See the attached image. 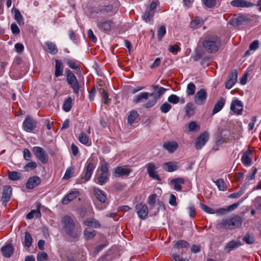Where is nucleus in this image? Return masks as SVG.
<instances>
[{"instance_id": "7c9ffc66", "label": "nucleus", "mask_w": 261, "mask_h": 261, "mask_svg": "<svg viewBox=\"0 0 261 261\" xmlns=\"http://www.w3.org/2000/svg\"><path fill=\"white\" fill-rule=\"evenodd\" d=\"M171 183L174 186L175 190L180 191L182 188L181 185L184 184L185 180L182 178L178 177L172 179Z\"/></svg>"}, {"instance_id": "c9c22d12", "label": "nucleus", "mask_w": 261, "mask_h": 261, "mask_svg": "<svg viewBox=\"0 0 261 261\" xmlns=\"http://www.w3.org/2000/svg\"><path fill=\"white\" fill-rule=\"evenodd\" d=\"M154 13L155 11H151L147 9L142 16L143 20H144L146 22L152 21L153 20Z\"/></svg>"}, {"instance_id": "4d7b16f0", "label": "nucleus", "mask_w": 261, "mask_h": 261, "mask_svg": "<svg viewBox=\"0 0 261 261\" xmlns=\"http://www.w3.org/2000/svg\"><path fill=\"white\" fill-rule=\"evenodd\" d=\"M171 106L168 102H166L160 107V110L163 113H167L171 109Z\"/></svg>"}, {"instance_id": "ea45409f", "label": "nucleus", "mask_w": 261, "mask_h": 261, "mask_svg": "<svg viewBox=\"0 0 261 261\" xmlns=\"http://www.w3.org/2000/svg\"><path fill=\"white\" fill-rule=\"evenodd\" d=\"M72 99L71 97H68L64 102L63 105V110L66 112H69L72 107Z\"/></svg>"}, {"instance_id": "473e14b6", "label": "nucleus", "mask_w": 261, "mask_h": 261, "mask_svg": "<svg viewBox=\"0 0 261 261\" xmlns=\"http://www.w3.org/2000/svg\"><path fill=\"white\" fill-rule=\"evenodd\" d=\"M55 63V76L58 77L63 75V65L62 62L58 60H56Z\"/></svg>"}, {"instance_id": "09e8293b", "label": "nucleus", "mask_w": 261, "mask_h": 261, "mask_svg": "<svg viewBox=\"0 0 261 261\" xmlns=\"http://www.w3.org/2000/svg\"><path fill=\"white\" fill-rule=\"evenodd\" d=\"M32 238L31 234L28 232H25L24 241V246L28 248H30L32 245Z\"/></svg>"}, {"instance_id": "39448f33", "label": "nucleus", "mask_w": 261, "mask_h": 261, "mask_svg": "<svg viewBox=\"0 0 261 261\" xmlns=\"http://www.w3.org/2000/svg\"><path fill=\"white\" fill-rule=\"evenodd\" d=\"M65 73L67 83L71 86L73 92L75 94H79L80 86L76 77L69 69H66Z\"/></svg>"}, {"instance_id": "4468645a", "label": "nucleus", "mask_w": 261, "mask_h": 261, "mask_svg": "<svg viewBox=\"0 0 261 261\" xmlns=\"http://www.w3.org/2000/svg\"><path fill=\"white\" fill-rule=\"evenodd\" d=\"M230 4L232 7L242 8H251L255 6V4L246 0H232Z\"/></svg>"}, {"instance_id": "dca6fc26", "label": "nucleus", "mask_w": 261, "mask_h": 261, "mask_svg": "<svg viewBox=\"0 0 261 261\" xmlns=\"http://www.w3.org/2000/svg\"><path fill=\"white\" fill-rule=\"evenodd\" d=\"M238 73L236 69L232 70L229 74L225 85L227 89H231L238 80Z\"/></svg>"}, {"instance_id": "a19ab883", "label": "nucleus", "mask_w": 261, "mask_h": 261, "mask_svg": "<svg viewBox=\"0 0 261 261\" xmlns=\"http://www.w3.org/2000/svg\"><path fill=\"white\" fill-rule=\"evenodd\" d=\"M79 141L86 145L89 146L91 143L89 142V138L85 133L82 132L80 134L79 136Z\"/></svg>"}, {"instance_id": "4c0bfd02", "label": "nucleus", "mask_w": 261, "mask_h": 261, "mask_svg": "<svg viewBox=\"0 0 261 261\" xmlns=\"http://www.w3.org/2000/svg\"><path fill=\"white\" fill-rule=\"evenodd\" d=\"M96 234L95 231L91 228H86L84 231V236L86 240H90L93 238Z\"/></svg>"}, {"instance_id": "8fccbe9b", "label": "nucleus", "mask_w": 261, "mask_h": 261, "mask_svg": "<svg viewBox=\"0 0 261 261\" xmlns=\"http://www.w3.org/2000/svg\"><path fill=\"white\" fill-rule=\"evenodd\" d=\"M14 19L19 25L23 24V18L19 11L16 9L14 10Z\"/></svg>"}, {"instance_id": "1a4fd4ad", "label": "nucleus", "mask_w": 261, "mask_h": 261, "mask_svg": "<svg viewBox=\"0 0 261 261\" xmlns=\"http://www.w3.org/2000/svg\"><path fill=\"white\" fill-rule=\"evenodd\" d=\"M132 171V169L126 166H117L113 169V175L115 177L127 176Z\"/></svg>"}, {"instance_id": "f8f14e48", "label": "nucleus", "mask_w": 261, "mask_h": 261, "mask_svg": "<svg viewBox=\"0 0 261 261\" xmlns=\"http://www.w3.org/2000/svg\"><path fill=\"white\" fill-rule=\"evenodd\" d=\"M114 23L111 20H107L104 21H98L97 26L98 28L102 32L108 33L113 27Z\"/></svg>"}, {"instance_id": "49530a36", "label": "nucleus", "mask_w": 261, "mask_h": 261, "mask_svg": "<svg viewBox=\"0 0 261 261\" xmlns=\"http://www.w3.org/2000/svg\"><path fill=\"white\" fill-rule=\"evenodd\" d=\"M41 214L39 210H32L27 215L26 218L27 219H32L34 217V216L39 218L41 217Z\"/></svg>"}, {"instance_id": "aec40b11", "label": "nucleus", "mask_w": 261, "mask_h": 261, "mask_svg": "<svg viewBox=\"0 0 261 261\" xmlns=\"http://www.w3.org/2000/svg\"><path fill=\"white\" fill-rule=\"evenodd\" d=\"M252 154V151L250 149L247 150L243 153L241 158V161L244 166H248L251 165Z\"/></svg>"}, {"instance_id": "a211bd4d", "label": "nucleus", "mask_w": 261, "mask_h": 261, "mask_svg": "<svg viewBox=\"0 0 261 261\" xmlns=\"http://www.w3.org/2000/svg\"><path fill=\"white\" fill-rule=\"evenodd\" d=\"M79 191L77 190H74L69 192L62 200V203L64 205H66L76 198L79 195Z\"/></svg>"}, {"instance_id": "052dcab7", "label": "nucleus", "mask_w": 261, "mask_h": 261, "mask_svg": "<svg viewBox=\"0 0 261 261\" xmlns=\"http://www.w3.org/2000/svg\"><path fill=\"white\" fill-rule=\"evenodd\" d=\"M166 33V28L164 25L161 26L158 30V36L159 40H161Z\"/></svg>"}, {"instance_id": "7ed1b4c3", "label": "nucleus", "mask_w": 261, "mask_h": 261, "mask_svg": "<svg viewBox=\"0 0 261 261\" xmlns=\"http://www.w3.org/2000/svg\"><path fill=\"white\" fill-rule=\"evenodd\" d=\"M154 92L150 93V96L152 97V98L144 104L143 107L145 108L148 109L154 106L158 100L160 98L161 96L165 92L166 89L158 85L153 86Z\"/></svg>"}, {"instance_id": "2f4dec72", "label": "nucleus", "mask_w": 261, "mask_h": 261, "mask_svg": "<svg viewBox=\"0 0 261 261\" xmlns=\"http://www.w3.org/2000/svg\"><path fill=\"white\" fill-rule=\"evenodd\" d=\"M150 96V93L147 92H144L140 93L138 95L135 96L133 99V102L134 103H138L140 102H142L143 100L148 99L149 96Z\"/></svg>"}, {"instance_id": "cd10ccee", "label": "nucleus", "mask_w": 261, "mask_h": 261, "mask_svg": "<svg viewBox=\"0 0 261 261\" xmlns=\"http://www.w3.org/2000/svg\"><path fill=\"white\" fill-rule=\"evenodd\" d=\"M178 144L175 141H168L164 143L163 147L169 153L174 152L178 147Z\"/></svg>"}, {"instance_id": "58836bf2", "label": "nucleus", "mask_w": 261, "mask_h": 261, "mask_svg": "<svg viewBox=\"0 0 261 261\" xmlns=\"http://www.w3.org/2000/svg\"><path fill=\"white\" fill-rule=\"evenodd\" d=\"M108 175L100 173L97 177L95 182L100 185H103L108 181Z\"/></svg>"}, {"instance_id": "680f3d73", "label": "nucleus", "mask_w": 261, "mask_h": 261, "mask_svg": "<svg viewBox=\"0 0 261 261\" xmlns=\"http://www.w3.org/2000/svg\"><path fill=\"white\" fill-rule=\"evenodd\" d=\"M37 261H45L48 259V255L44 252H40L37 254Z\"/></svg>"}, {"instance_id": "a878e982", "label": "nucleus", "mask_w": 261, "mask_h": 261, "mask_svg": "<svg viewBox=\"0 0 261 261\" xmlns=\"http://www.w3.org/2000/svg\"><path fill=\"white\" fill-rule=\"evenodd\" d=\"M44 45L46 50L49 54L53 55L57 54L58 51V48L54 42L46 41L44 42Z\"/></svg>"}, {"instance_id": "0eeeda50", "label": "nucleus", "mask_w": 261, "mask_h": 261, "mask_svg": "<svg viewBox=\"0 0 261 261\" xmlns=\"http://www.w3.org/2000/svg\"><path fill=\"white\" fill-rule=\"evenodd\" d=\"M135 210L138 217L142 220H145L148 217L149 210L146 204L142 202L135 205Z\"/></svg>"}, {"instance_id": "5fc2aeb1", "label": "nucleus", "mask_w": 261, "mask_h": 261, "mask_svg": "<svg viewBox=\"0 0 261 261\" xmlns=\"http://www.w3.org/2000/svg\"><path fill=\"white\" fill-rule=\"evenodd\" d=\"M245 191V189L244 188H241L239 192L230 194L228 197L230 198H238L244 194Z\"/></svg>"}, {"instance_id": "79ce46f5", "label": "nucleus", "mask_w": 261, "mask_h": 261, "mask_svg": "<svg viewBox=\"0 0 261 261\" xmlns=\"http://www.w3.org/2000/svg\"><path fill=\"white\" fill-rule=\"evenodd\" d=\"M99 93L101 96V100L103 103L105 105H107L109 102V101L110 100L109 98V94L108 93L105 91V90L103 88H100L99 90Z\"/></svg>"}, {"instance_id": "37998d69", "label": "nucleus", "mask_w": 261, "mask_h": 261, "mask_svg": "<svg viewBox=\"0 0 261 261\" xmlns=\"http://www.w3.org/2000/svg\"><path fill=\"white\" fill-rule=\"evenodd\" d=\"M196 86L192 82L189 83L187 87L186 93L188 96H192L195 94Z\"/></svg>"}, {"instance_id": "6e6552de", "label": "nucleus", "mask_w": 261, "mask_h": 261, "mask_svg": "<svg viewBox=\"0 0 261 261\" xmlns=\"http://www.w3.org/2000/svg\"><path fill=\"white\" fill-rule=\"evenodd\" d=\"M33 151L42 163L46 164L47 163L48 156L43 148L39 146H35L33 148Z\"/></svg>"}, {"instance_id": "4be33fe9", "label": "nucleus", "mask_w": 261, "mask_h": 261, "mask_svg": "<svg viewBox=\"0 0 261 261\" xmlns=\"http://www.w3.org/2000/svg\"><path fill=\"white\" fill-rule=\"evenodd\" d=\"M12 189L10 186H5L3 188L2 200L3 203L8 202L12 196Z\"/></svg>"}, {"instance_id": "f3484780", "label": "nucleus", "mask_w": 261, "mask_h": 261, "mask_svg": "<svg viewBox=\"0 0 261 261\" xmlns=\"http://www.w3.org/2000/svg\"><path fill=\"white\" fill-rule=\"evenodd\" d=\"M113 11V6L111 5H100L97 7H94L92 11L95 13H102L107 14L109 13L112 12Z\"/></svg>"}, {"instance_id": "864d4df0", "label": "nucleus", "mask_w": 261, "mask_h": 261, "mask_svg": "<svg viewBox=\"0 0 261 261\" xmlns=\"http://www.w3.org/2000/svg\"><path fill=\"white\" fill-rule=\"evenodd\" d=\"M200 207L201 210H202L204 212L209 214H213L215 213V210L208 206L206 205L205 204L200 203Z\"/></svg>"}, {"instance_id": "bf43d9fd", "label": "nucleus", "mask_w": 261, "mask_h": 261, "mask_svg": "<svg viewBox=\"0 0 261 261\" xmlns=\"http://www.w3.org/2000/svg\"><path fill=\"white\" fill-rule=\"evenodd\" d=\"M188 129L190 132L197 131L200 129V126L197 125L196 122L192 121L188 125Z\"/></svg>"}, {"instance_id": "bb28decb", "label": "nucleus", "mask_w": 261, "mask_h": 261, "mask_svg": "<svg viewBox=\"0 0 261 261\" xmlns=\"http://www.w3.org/2000/svg\"><path fill=\"white\" fill-rule=\"evenodd\" d=\"M14 251V249L11 244H7L1 248L3 255L5 257H10Z\"/></svg>"}, {"instance_id": "72a5a7b5", "label": "nucleus", "mask_w": 261, "mask_h": 261, "mask_svg": "<svg viewBox=\"0 0 261 261\" xmlns=\"http://www.w3.org/2000/svg\"><path fill=\"white\" fill-rule=\"evenodd\" d=\"M84 224L88 226L97 228L100 227V225L98 221L94 218H90L84 221Z\"/></svg>"}, {"instance_id": "393cba45", "label": "nucleus", "mask_w": 261, "mask_h": 261, "mask_svg": "<svg viewBox=\"0 0 261 261\" xmlns=\"http://www.w3.org/2000/svg\"><path fill=\"white\" fill-rule=\"evenodd\" d=\"M93 193L97 200L101 203H105L107 200L106 193L97 188H93Z\"/></svg>"}, {"instance_id": "6e6d98bb", "label": "nucleus", "mask_w": 261, "mask_h": 261, "mask_svg": "<svg viewBox=\"0 0 261 261\" xmlns=\"http://www.w3.org/2000/svg\"><path fill=\"white\" fill-rule=\"evenodd\" d=\"M156 197V194H152L149 196L147 202L150 207H152L155 205Z\"/></svg>"}, {"instance_id": "b1692460", "label": "nucleus", "mask_w": 261, "mask_h": 261, "mask_svg": "<svg viewBox=\"0 0 261 261\" xmlns=\"http://www.w3.org/2000/svg\"><path fill=\"white\" fill-rule=\"evenodd\" d=\"M247 17L244 15H241L237 17L234 16L229 20V23L233 27H238L247 20Z\"/></svg>"}, {"instance_id": "603ef678", "label": "nucleus", "mask_w": 261, "mask_h": 261, "mask_svg": "<svg viewBox=\"0 0 261 261\" xmlns=\"http://www.w3.org/2000/svg\"><path fill=\"white\" fill-rule=\"evenodd\" d=\"M9 178L12 180H17L20 178L21 173L16 171H12L9 173Z\"/></svg>"}, {"instance_id": "f257e3e1", "label": "nucleus", "mask_w": 261, "mask_h": 261, "mask_svg": "<svg viewBox=\"0 0 261 261\" xmlns=\"http://www.w3.org/2000/svg\"><path fill=\"white\" fill-rule=\"evenodd\" d=\"M202 44L207 53L214 54L219 50L221 45V42L217 36L209 35L204 37Z\"/></svg>"}, {"instance_id": "e433bc0d", "label": "nucleus", "mask_w": 261, "mask_h": 261, "mask_svg": "<svg viewBox=\"0 0 261 261\" xmlns=\"http://www.w3.org/2000/svg\"><path fill=\"white\" fill-rule=\"evenodd\" d=\"M186 114L189 117L193 116L195 113V107L192 102H188L186 106Z\"/></svg>"}, {"instance_id": "f03ea898", "label": "nucleus", "mask_w": 261, "mask_h": 261, "mask_svg": "<svg viewBox=\"0 0 261 261\" xmlns=\"http://www.w3.org/2000/svg\"><path fill=\"white\" fill-rule=\"evenodd\" d=\"M242 222V218L237 215L222 219L221 225L226 229L232 230L240 227Z\"/></svg>"}, {"instance_id": "423d86ee", "label": "nucleus", "mask_w": 261, "mask_h": 261, "mask_svg": "<svg viewBox=\"0 0 261 261\" xmlns=\"http://www.w3.org/2000/svg\"><path fill=\"white\" fill-rule=\"evenodd\" d=\"M95 168V165L94 164L93 162H89L88 163L86 168L84 176L81 177L80 178H78L77 179V182L78 184H83L85 183L90 180L93 171Z\"/></svg>"}, {"instance_id": "c756f323", "label": "nucleus", "mask_w": 261, "mask_h": 261, "mask_svg": "<svg viewBox=\"0 0 261 261\" xmlns=\"http://www.w3.org/2000/svg\"><path fill=\"white\" fill-rule=\"evenodd\" d=\"M242 245V243L240 241L232 240L228 243L224 247V250L229 252L233 249L237 248Z\"/></svg>"}, {"instance_id": "6ab92c4d", "label": "nucleus", "mask_w": 261, "mask_h": 261, "mask_svg": "<svg viewBox=\"0 0 261 261\" xmlns=\"http://www.w3.org/2000/svg\"><path fill=\"white\" fill-rule=\"evenodd\" d=\"M41 178L37 176H34L29 178L26 183V188L28 189H33L37 187L41 183Z\"/></svg>"}, {"instance_id": "e2e57ef3", "label": "nucleus", "mask_w": 261, "mask_h": 261, "mask_svg": "<svg viewBox=\"0 0 261 261\" xmlns=\"http://www.w3.org/2000/svg\"><path fill=\"white\" fill-rule=\"evenodd\" d=\"M204 5L209 8H213L216 4V0H203Z\"/></svg>"}, {"instance_id": "412c9836", "label": "nucleus", "mask_w": 261, "mask_h": 261, "mask_svg": "<svg viewBox=\"0 0 261 261\" xmlns=\"http://www.w3.org/2000/svg\"><path fill=\"white\" fill-rule=\"evenodd\" d=\"M147 171L149 176L154 179L160 180V176L156 173L155 170L157 167L155 166L154 163H149L146 165Z\"/></svg>"}, {"instance_id": "de8ad7c7", "label": "nucleus", "mask_w": 261, "mask_h": 261, "mask_svg": "<svg viewBox=\"0 0 261 261\" xmlns=\"http://www.w3.org/2000/svg\"><path fill=\"white\" fill-rule=\"evenodd\" d=\"M138 116V114L136 111H132L130 112L127 118L128 123L132 125L135 121V119Z\"/></svg>"}, {"instance_id": "13d9d810", "label": "nucleus", "mask_w": 261, "mask_h": 261, "mask_svg": "<svg viewBox=\"0 0 261 261\" xmlns=\"http://www.w3.org/2000/svg\"><path fill=\"white\" fill-rule=\"evenodd\" d=\"M168 101L173 104H177L180 101V99L177 95L171 94L168 97Z\"/></svg>"}, {"instance_id": "774afa93", "label": "nucleus", "mask_w": 261, "mask_h": 261, "mask_svg": "<svg viewBox=\"0 0 261 261\" xmlns=\"http://www.w3.org/2000/svg\"><path fill=\"white\" fill-rule=\"evenodd\" d=\"M254 207L257 210H261V197H257L253 201Z\"/></svg>"}, {"instance_id": "5701e85b", "label": "nucleus", "mask_w": 261, "mask_h": 261, "mask_svg": "<svg viewBox=\"0 0 261 261\" xmlns=\"http://www.w3.org/2000/svg\"><path fill=\"white\" fill-rule=\"evenodd\" d=\"M162 167L165 171L171 172L178 169V164L175 162L170 161L164 163Z\"/></svg>"}, {"instance_id": "2eb2a0df", "label": "nucleus", "mask_w": 261, "mask_h": 261, "mask_svg": "<svg viewBox=\"0 0 261 261\" xmlns=\"http://www.w3.org/2000/svg\"><path fill=\"white\" fill-rule=\"evenodd\" d=\"M23 129L28 132H31L36 127V122L31 117L28 116L23 122Z\"/></svg>"}, {"instance_id": "f704fd0d", "label": "nucleus", "mask_w": 261, "mask_h": 261, "mask_svg": "<svg viewBox=\"0 0 261 261\" xmlns=\"http://www.w3.org/2000/svg\"><path fill=\"white\" fill-rule=\"evenodd\" d=\"M204 23L202 19L199 17H196L190 22V27L193 29H196L201 27Z\"/></svg>"}, {"instance_id": "338daca9", "label": "nucleus", "mask_w": 261, "mask_h": 261, "mask_svg": "<svg viewBox=\"0 0 261 261\" xmlns=\"http://www.w3.org/2000/svg\"><path fill=\"white\" fill-rule=\"evenodd\" d=\"M37 167V164L34 162H31L28 163L24 167V169L25 171H28L31 170L35 169Z\"/></svg>"}, {"instance_id": "9b49d317", "label": "nucleus", "mask_w": 261, "mask_h": 261, "mask_svg": "<svg viewBox=\"0 0 261 261\" xmlns=\"http://www.w3.org/2000/svg\"><path fill=\"white\" fill-rule=\"evenodd\" d=\"M194 102L197 105H203L206 101L207 93L205 89H201L194 96Z\"/></svg>"}, {"instance_id": "ddd939ff", "label": "nucleus", "mask_w": 261, "mask_h": 261, "mask_svg": "<svg viewBox=\"0 0 261 261\" xmlns=\"http://www.w3.org/2000/svg\"><path fill=\"white\" fill-rule=\"evenodd\" d=\"M230 110L237 115L242 114L243 111V105L242 101L239 99L232 100L231 102Z\"/></svg>"}, {"instance_id": "69168bd1", "label": "nucleus", "mask_w": 261, "mask_h": 261, "mask_svg": "<svg viewBox=\"0 0 261 261\" xmlns=\"http://www.w3.org/2000/svg\"><path fill=\"white\" fill-rule=\"evenodd\" d=\"M73 172L74 169L73 168H68L66 170V172L64 175L63 178L65 179H69L71 177V175L73 173Z\"/></svg>"}, {"instance_id": "c03bdc74", "label": "nucleus", "mask_w": 261, "mask_h": 261, "mask_svg": "<svg viewBox=\"0 0 261 261\" xmlns=\"http://www.w3.org/2000/svg\"><path fill=\"white\" fill-rule=\"evenodd\" d=\"M213 182L216 184L219 190L224 191L226 189V184L222 178L218 179L216 181L213 180Z\"/></svg>"}, {"instance_id": "3c124183", "label": "nucleus", "mask_w": 261, "mask_h": 261, "mask_svg": "<svg viewBox=\"0 0 261 261\" xmlns=\"http://www.w3.org/2000/svg\"><path fill=\"white\" fill-rule=\"evenodd\" d=\"M177 248H187L189 246V243L185 240H179L175 242L174 245Z\"/></svg>"}, {"instance_id": "9d476101", "label": "nucleus", "mask_w": 261, "mask_h": 261, "mask_svg": "<svg viewBox=\"0 0 261 261\" xmlns=\"http://www.w3.org/2000/svg\"><path fill=\"white\" fill-rule=\"evenodd\" d=\"M210 138L209 133L207 131L203 132L195 141V148L196 149H200L205 145Z\"/></svg>"}, {"instance_id": "0e129e2a", "label": "nucleus", "mask_w": 261, "mask_h": 261, "mask_svg": "<svg viewBox=\"0 0 261 261\" xmlns=\"http://www.w3.org/2000/svg\"><path fill=\"white\" fill-rule=\"evenodd\" d=\"M243 240L248 244H252L254 242V239L249 234H246L243 238Z\"/></svg>"}, {"instance_id": "a18cd8bd", "label": "nucleus", "mask_w": 261, "mask_h": 261, "mask_svg": "<svg viewBox=\"0 0 261 261\" xmlns=\"http://www.w3.org/2000/svg\"><path fill=\"white\" fill-rule=\"evenodd\" d=\"M66 63L70 68L74 69L77 71H81V66L79 65L76 64V63L74 61L70 59H67L66 60Z\"/></svg>"}, {"instance_id": "c85d7f7f", "label": "nucleus", "mask_w": 261, "mask_h": 261, "mask_svg": "<svg viewBox=\"0 0 261 261\" xmlns=\"http://www.w3.org/2000/svg\"><path fill=\"white\" fill-rule=\"evenodd\" d=\"M225 99L223 97H221L219 100L215 105L214 108L212 110V115H214L219 112H220L224 107L225 103Z\"/></svg>"}, {"instance_id": "20e7f679", "label": "nucleus", "mask_w": 261, "mask_h": 261, "mask_svg": "<svg viewBox=\"0 0 261 261\" xmlns=\"http://www.w3.org/2000/svg\"><path fill=\"white\" fill-rule=\"evenodd\" d=\"M62 223L63 225L64 231L68 236L73 238L77 237V233L74 231V222L70 216L63 217Z\"/></svg>"}]
</instances>
